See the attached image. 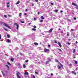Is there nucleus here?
Wrapping results in <instances>:
<instances>
[{
    "label": "nucleus",
    "instance_id": "obj_1",
    "mask_svg": "<svg viewBox=\"0 0 78 78\" xmlns=\"http://www.w3.org/2000/svg\"><path fill=\"white\" fill-rule=\"evenodd\" d=\"M14 25L16 26V30H18L19 26V24L16 23H14Z\"/></svg>",
    "mask_w": 78,
    "mask_h": 78
},
{
    "label": "nucleus",
    "instance_id": "obj_2",
    "mask_svg": "<svg viewBox=\"0 0 78 78\" xmlns=\"http://www.w3.org/2000/svg\"><path fill=\"white\" fill-rule=\"evenodd\" d=\"M4 25L5 27H7V28H9V29H11V28L10 27V26H9L6 23H4Z\"/></svg>",
    "mask_w": 78,
    "mask_h": 78
},
{
    "label": "nucleus",
    "instance_id": "obj_3",
    "mask_svg": "<svg viewBox=\"0 0 78 78\" xmlns=\"http://www.w3.org/2000/svg\"><path fill=\"white\" fill-rule=\"evenodd\" d=\"M20 73L19 72H17L16 73V75L17 76L18 78H21V77H20L19 75H20Z\"/></svg>",
    "mask_w": 78,
    "mask_h": 78
},
{
    "label": "nucleus",
    "instance_id": "obj_4",
    "mask_svg": "<svg viewBox=\"0 0 78 78\" xmlns=\"http://www.w3.org/2000/svg\"><path fill=\"white\" fill-rule=\"evenodd\" d=\"M47 51H49V49L45 48L44 49V52L46 53V52H47Z\"/></svg>",
    "mask_w": 78,
    "mask_h": 78
},
{
    "label": "nucleus",
    "instance_id": "obj_5",
    "mask_svg": "<svg viewBox=\"0 0 78 78\" xmlns=\"http://www.w3.org/2000/svg\"><path fill=\"white\" fill-rule=\"evenodd\" d=\"M53 31V29L52 28H51L50 30L48 31V33H51L52 32V31Z\"/></svg>",
    "mask_w": 78,
    "mask_h": 78
},
{
    "label": "nucleus",
    "instance_id": "obj_6",
    "mask_svg": "<svg viewBox=\"0 0 78 78\" xmlns=\"http://www.w3.org/2000/svg\"><path fill=\"white\" fill-rule=\"evenodd\" d=\"M58 44L59 47H62V45H61V44L60 43V42H58Z\"/></svg>",
    "mask_w": 78,
    "mask_h": 78
},
{
    "label": "nucleus",
    "instance_id": "obj_7",
    "mask_svg": "<svg viewBox=\"0 0 78 78\" xmlns=\"http://www.w3.org/2000/svg\"><path fill=\"white\" fill-rule=\"evenodd\" d=\"M72 73H73L74 74V75H76V73L74 71H72Z\"/></svg>",
    "mask_w": 78,
    "mask_h": 78
},
{
    "label": "nucleus",
    "instance_id": "obj_8",
    "mask_svg": "<svg viewBox=\"0 0 78 78\" xmlns=\"http://www.w3.org/2000/svg\"><path fill=\"white\" fill-rule=\"evenodd\" d=\"M24 75H28V72H26L24 73Z\"/></svg>",
    "mask_w": 78,
    "mask_h": 78
},
{
    "label": "nucleus",
    "instance_id": "obj_9",
    "mask_svg": "<svg viewBox=\"0 0 78 78\" xmlns=\"http://www.w3.org/2000/svg\"><path fill=\"white\" fill-rule=\"evenodd\" d=\"M7 42L9 43V42H11V41L9 39H7Z\"/></svg>",
    "mask_w": 78,
    "mask_h": 78
},
{
    "label": "nucleus",
    "instance_id": "obj_10",
    "mask_svg": "<svg viewBox=\"0 0 78 78\" xmlns=\"http://www.w3.org/2000/svg\"><path fill=\"white\" fill-rule=\"evenodd\" d=\"M58 69H61V66L59 65L58 66Z\"/></svg>",
    "mask_w": 78,
    "mask_h": 78
},
{
    "label": "nucleus",
    "instance_id": "obj_11",
    "mask_svg": "<svg viewBox=\"0 0 78 78\" xmlns=\"http://www.w3.org/2000/svg\"><path fill=\"white\" fill-rule=\"evenodd\" d=\"M34 45H38V43H34Z\"/></svg>",
    "mask_w": 78,
    "mask_h": 78
},
{
    "label": "nucleus",
    "instance_id": "obj_12",
    "mask_svg": "<svg viewBox=\"0 0 78 78\" xmlns=\"http://www.w3.org/2000/svg\"><path fill=\"white\" fill-rule=\"evenodd\" d=\"M7 38H9V37H10V35H7Z\"/></svg>",
    "mask_w": 78,
    "mask_h": 78
},
{
    "label": "nucleus",
    "instance_id": "obj_13",
    "mask_svg": "<svg viewBox=\"0 0 78 78\" xmlns=\"http://www.w3.org/2000/svg\"><path fill=\"white\" fill-rule=\"evenodd\" d=\"M19 3H20V1H18L16 3V5H18V4H19Z\"/></svg>",
    "mask_w": 78,
    "mask_h": 78
},
{
    "label": "nucleus",
    "instance_id": "obj_14",
    "mask_svg": "<svg viewBox=\"0 0 78 78\" xmlns=\"http://www.w3.org/2000/svg\"><path fill=\"white\" fill-rule=\"evenodd\" d=\"M72 5H74V6H76V4H75V3H72Z\"/></svg>",
    "mask_w": 78,
    "mask_h": 78
},
{
    "label": "nucleus",
    "instance_id": "obj_15",
    "mask_svg": "<svg viewBox=\"0 0 78 78\" xmlns=\"http://www.w3.org/2000/svg\"><path fill=\"white\" fill-rule=\"evenodd\" d=\"M5 66L6 67H7L8 70H9V67L7 65H6Z\"/></svg>",
    "mask_w": 78,
    "mask_h": 78
},
{
    "label": "nucleus",
    "instance_id": "obj_16",
    "mask_svg": "<svg viewBox=\"0 0 78 78\" xmlns=\"http://www.w3.org/2000/svg\"><path fill=\"white\" fill-rule=\"evenodd\" d=\"M46 64H48V63H49V61H46Z\"/></svg>",
    "mask_w": 78,
    "mask_h": 78
},
{
    "label": "nucleus",
    "instance_id": "obj_17",
    "mask_svg": "<svg viewBox=\"0 0 78 78\" xmlns=\"http://www.w3.org/2000/svg\"><path fill=\"white\" fill-rule=\"evenodd\" d=\"M41 18L42 19H44V16H41Z\"/></svg>",
    "mask_w": 78,
    "mask_h": 78
},
{
    "label": "nucleus",
    "instance_id": "obj_18",
    "mask_svg": "<svg viewBox=\"0 0 78 78\" xmlns=\"http://www.w3.org/2000/svg\"><path fill=\"white\" fill-rule=\"evenodd\" d=\"M14 61V58H12L11 59V61H12H12Z\"/></svg>",
    "mask_w": 78,
    "mask_h": 78
},
{
    "label": "nucleus",
    "instance_id": "obj_19",
    "mask_svg": "<svg viewBox=\"0 0 78 78\" xmlns=\"http://www.w3.org/2000/svg\"><path fill=\"white\" fill-rule=\"evenodd\" d=\"M74 61L75 64H77V61Z\"/></svg>",
    "mask_w": 78,
    "mask_h": 78
},
{
    "label": "nucleus",
    "instance_id": "obj_20",
    "mask_svg": "<svg viewBox=\"0 0 78 78\" xmlns=\"http://www.w3.org/2000/svg\"><path fill=\"white\" fill-rule=\"evenodd\" d=\"M3 29H4V30H5V31H8V30H7V29H5V27H3Z\"/></svg>",
    "mask_w": 78,
    "mask_h": 78
},
{
    "label": "nucleus",
    "instance_id": "obj_21",
    "mask_svg": "<svg viewBox=\"0 0 78 78\" xmlns=\"http://www.w3.org/2000/svg\"><path fill=\"white\" fill-rule=\"evenodd\" d=\"M32 30H33L34 31H36V29L35 28V29H32Z\"/></svg>",
    "mask_w": 78,
    "mask_h": 78
},
{
    "label": "nucleus",
    "instance_id": "obj_22",
    "mask_svg": "<svg viewBox=\"0 0 78 78\" xmlns=\"http://www.w3.org/2000/svg\"><path fill=\"white\" fill-rule=\"evenodd\" d=\"M76 50L75 49H74V50H73V53H75V51H76Z\"/></svg>",
    "mask_w": 78,
    "mask_h": 78
},
{
    "label": "nucleus",
    "instance_id": "obj_23",
    "mask_svg": "<svg viewBox=\"0 0 78 78\" xmlns=\"http://www.w3.org/2000/svg\"><path fill=\"white\" fill-rule=\"evenodd\" d=\"M48 59L49 61H51V59H50V58H48Z\"/></svg>",
    "mask_w": 78,
    "mask_h": 78
},
{
    "label": "nucleus",
    "instance_id": "obj_24",
    "mask_svg": "<svg viewBox=\"0 0 78 78\" xmlns=\"http://www.w3.org/2000/svg\"><path fill=\"white\" fill-rule=\"evenodd\" d=\"M19 16H22V13H20L19 14Z\"/></svg>",
    "mask_w": 78,
    "mask_h": 78
},
{
    "label": "nucleus",
    "instance_id": "obj_25",
    "mask_svg": "<svg viewBox=\"0 0 78 78\" xmlns=\"http://www.w3.org/2000/svg\"><path fill=\"white\" fill-rule=\"evenodd\" d=\"M23 68H24V69H25V67H26L25 65H23Z\"/></svg>",
    "mask_w": 78,
    "mask_h": 78
},
{
    "label": "nucleus",
    "instance_id": "obj_26",
    "mask_svg": "<svg viewBox=\"0 0 78 78\" xmlns=\"http://www.w3.org/2000/svg\"><path fill=\"white\" fill-rule=\"evenodd\" d=\"M4 17H5V18H7V16L6 15H4Z\"/></svg>",
    "mask_w": 78,
    "mask_h": 78
},
{
    "label": "nucleus",
    "instance_id": "obj_27",
    "mask_svg": "<svg viewBox=\"0 0 78 78\" xmlns=\"http://www.w3.org/2000/svg\"><path fill=\"white\" fill-rule=\"evenodd\" d=\"M7 63L9 65H11V63H9V62H8Z\"/></svg>",
    "mask_w": 78,
    "mask_h": 78
},
{
    "label": "nucleus",
    "instance_id": "obj_28",
    "mask_svg": "<svg viewBox=\"0 0 78 78\" xmlns=\"http://www.w3.org/2000/svg\"><path fill=\"white\" fill-rule=\"evenodd\" d=\"M43 22V20H40V22Z\"/></svg>",
    "mask_w": 78,
    "mask_h": 78
},
{
    "label": "nucleus",
    "instance_id": "obj_29",
    "mask_svg": "<svg viewBox=\"0 0 78 78\" xmlns=\"http://www.w3.org/2000/svg\"><path fill=\"white\" fill-rule=\"evenodd\" d=\"M7 8H9V5H7Z\"/></svg>",
    "mask_w": 78,
    "mask_h": 78
},
{
    "label": "nucleus",
    "instance_id": "obj_30",
    "mask_svg": "<svg viewBox=\"0 0 78 78\" xmlns=\"http://www.w3.org/2000/svg\"><path fill=\"white\" fill-rule=\"evenodd\" d=\"M70 44H71V43H68L67 44L68 45H70Z\"/></svg>",
    "mask_w": 78,
    "mask_h": 78
},
{
    "label": "nucleus",
    "instance_id": "obj_31",
    "mask_svg": "<svg viewBox=\"0 0 78 78\" xmlns=\"http://www.w3.org/2000/svg\"><path fill=\"white\" fill-rule=\"evenodd\" d=\"M25 62H28V60H26Z\"/></svg>",
    "mask_w": 78,
    "mask_h": 78
},
{
    "label": "nucleus",
    "instance_id": "obj_32",
    "mask_svg": "<svg viewBox=\"0 0 78 78\" xmlns=\"http://www.w3.org/2000/svg\"><path fill=\"white\" fill-rule=\"evenodd\" d=\"M34 28H36L37 27L35 26H34Z\"/></svg>",
    "mask_w": 78,
    "mask_h": 78
},
{
    "label": "nucleus",
    "instance_id": "obj_33",
    "mask_svg": "<svg viewBox=\"0 0 78 78\" xmlns=\"http://www.w3.org/2000/svg\"><path fill=\"white\" fill-rule=\"evenodd\" d=\"M60 65L61 66V67H63V66H62V64H60Z\"/></svg>",
    "mask_w": 78,
    "mask_h": 78
},
{
    "label": "nucleus",
    "instance_id": "obj_34",
    "mask_svg": "<svg viewBox=\"0 0 78 78\" xmlns=\"http://www.w3.org/2000/svg\"><path fill=\"white\" fill-rule=\"evenodd\" d=\"M21 23H25L24 22H22V21H21Z\"/></svg>",
    "mask_w": 78,
    "mask_h": 78
},
{
    "label": "nucleus",
    "instance_id": "obj_35",
    "mask_svg": "<svg viewBox=\"0 0 78 78\" xmlns=\"http://www.w3.org/2000/svg\"><path fill=\"white\" fill-rule=\"evenodd\" d=\"M55 61L56 62H58V60L57 59H55Z\"/></svg>",
    "mask_w": 78,
    "mask_h": 78
},
{
    "label": "nucleus",
    "instance_id": "obj_36",
    "mask_svg": "<svg viewBox=\"0 0 78 78\" xmlns=\"http://www.w3.org/2000/svg\"><path fill=\"white\" fill-rule=\"evenodd\" d=\"M73 19L74 20H76V18L75 17H74L73 18Z\"/></svg>",
    "mask_w": 78,
    "mask_h": 78
},
{
    "label": "nucleus",
    "instance_id": "obj_37",
    "mask_svg": "<svg viewBox=\"0 0 78 78\" xmlns=\"http://www.w3.org/2000/svg\"><path fill=\"white\" fill-rule=\"evenodd\" d=\"M35 73H36V74H37V75L38 74V73H37L36 72H35Z\"/></svg>",
    "mask_w": 78,
    "mask_h": 78
},
{
    "label": "nucleus",
    "instance_id": "obj_38",
    "mask_svg": "<svg viewBox=\"0 0 78 78\" xmlns=\"http://www.w3.org/2000/svg\"><path fill=\"white\" fill-rule=\"evenodd\" d=\"M8 16H9V17H11L12 16L11 15H8Z\"/></svg>",
    "mask_w": 78,
    "mask_h": 78
},
{
    "label": "nucleus",
    "instance_id": "obj_39",
    "mask_svg": "<svg viewBox=\"0 0 78 78\" xmlns=\"http://www.w3.org/2000/svg\"><path fill=\"white\" fill-rule=\"evenodd\" d=\"M34 20H36L37 19L36 18H34Z\"/></svg>",
    "mask_w": 78,
    "mask_h": 78
},
{
    "label": "nucleus",
    "instance_id": "obj_40",
    "mask_svg": "<svg viewBox=\"0 0 78 78\" xmlns=\"http://www.w3.org/2000/svg\"><path fill=\"white\" fill-rule=\"evenodd\" d=\"M35 2H38V0H35Z\"/></svg>",
    "mask_w": 78,
    "mask_h": 78
},
{
    "label": "nucleus",
    "instance_id": "obj_41",
    "mask_svg": "<svg viewBox=\"0 0 78 78\" xmlns=\"http://www.w3.org/2000/svg\"><path fill=\"white\" fill-rule=\"evenodd\" d=\"M51 76H53V73H51Z\"/></svg>",
    "mask_w": 78,
    "mask_h": 78
},
{
    "label": "nucleus",
    "instance_id": "obj_42",
    "mask_svg": "<svg viewBox=\"0 0 78 78\" xmlns=\"http://www.w3.org/2000/svg\"><path fill=\"white\" fill-rule=\"evenodd\" d=\"M58 50L60 51H62V50H61V49H58Z\"/></svg>",
    "mask_w": 78,
    "mask_h": 78
},
{
    "label": "nucleus",
    "instance_id": "obj_43",
    "mask_svg": "<svg viewBox=\"0 0 78 78\" xmlns=\"http://www.w3.org/2000/svg\"><path fill=\"white\" fill-rule=\"evenodd\" d=\"M68 19V21H69V22H70V20L69 19Z\"/></svg>",
    "mask_w": 78,
    "mask_h": 78
},
{
    "label": "nucleus",
    "instance_id": "obj_44",
    "mask_svg": "<svg viewBox=\"0 0 78 78\" xmlns=\"http://www.w3.org/2000/svg\"><path fill=\"white\" fill-rule=\"evenodd\" d=\"M58 10H55V12H58Z\"/></svg>",
    "mask_w": 78,
    "mask_h": 78
},
{
    "label": "nucleus",
    "instance_id": "obj_45",
    "mask_svg": "<svg viewBox=\"0 0 78 78\" xmlns=\"http://www.w3.org/2000/svg\"><path fill=\"white\" fill-rule=\"evenodd\" d=\"M55 43H58V42H57V41H55Z\"/></svg>",
    "mask_w": 78,
    "mask_h": 78
},
{
    "label": "nucleus",
    "instance_id": "obj_46",
    "mask_svg": "<svg viewBox=\"0 0 78 78\" xmlns=\"http://www.w3.org/2000/svg\"><path fill=\"white\" fill-rule=\"evenodd\" d=\"M51 5H54L53 3H51Z\"/></svg>",
    "mask_w": 78,
    "mask_h": 78
},
{
    "label": "nucleus",
    "instance_id": "obj_47",
    "mask_svg": "<svg viewBox=\"0 0 78 78\" xmlns=\"http://www.w3.org/2000/svg\"><path fill=\"white\" fill-rule=\"evenodd\" d=\"M48 47H50V45H48Z\"/></svg>",
    "mask_w": 78,
    "mask_h": 78
},
{
    "label": "nucleus",
    "instance_id": "obj_48",
    "mask_svg": "<svg viewBox=\"0 0 78 78\" xmlns=\"http://www.w3.org/2000/svg\"><path fill=\"white\" fill-rule=\"evenodd\" d=\"M76 44H78V41H76Z\"/></svg>",
    "mask_w": 78,
    "mask_h": 78
},
{
    "label": "nucleus",
    "instance_id": "obj_49",
    "mask_svg": "<svg viewBox=\"0 0 78 78\" xmlns=\"http://www.w3.org/2000/svg\"><path fill=\"white\" fill-rule=\"evenodd\" d=\"M9 2H8L7 3V5H9Z\"/></svg>",
    "mask_w": 78,
    "mask_h": 78
},
{
    "label": "nucleus",
    "instance_id": "obj_50",
    "mask_svg": "<svg viewBox=\"0 0 78 78\" xmlns=\"http://www.w3.org/2000/svg\"><path fill=\"white\" fill-rule=\"evenodd\" d=\"M40 14V12H38V14Z\"/></svg>",
    "mask_w": 78,
    "mask_h": 78
},
{
    "label": "nucleus",
    "instance_id": "obj_51",
    "mask_svg": "<svg viewBox=\"0 0 78 78\" xmlns=\"http://www.w3.org/2000/svg\"><path fill=\"white\" fill-rule=\"evenodd\" d=\"M60 12H63L62 11V10H61V11H60Z\"/></svg>",
    "mask_w": 78,
    "mask_h": 78
},
{
    "label": "nucleus",
    "instance_id": "obj_52",
    "mask_svg": "<svg viewBox=\"0 0 78 78\" xmlns=\"http://www.w3.org/2000/svg\"><path fill=\"white\" fill-rule=\"evenodd\" d=\"M24 15H27V13H24Z\"/></svg>",
    "mask_w": 78,
    "mask_h": 78
},
{
    "label": "nucleus",
    "instance_id": "obj_53",
    "mask_svg": "<svg viewBox=\"0 0 78 78\" xmlns=\"http://www.w3.org/2000/svg\"><path fill=\"white\" fill-rule=\"evenodd\" d=\"M70 40H71V39H68V41H70Z\"/></svg>",
    "mask_w": 78,
    "mask_h": 78
},
{
    "label": "nucleus",
    "instance_id": "obj_54",
    "mask_svg": "<svg viewBox=\"0 0 78 78\" xmlns=\"http://www.w3.org/2000/svg\"><path fill=\"white\" fill-rule=\"evenodd\" d=\"M78 70V68H76V70Z\"/></svg>",
    "mask_w": 78,
    "mask_h": 78
},
{
    "label": "nucleus",
    "instance_id": "obj_55",
    "mask_svg": "<svg viewBox=\"0 0 78 78\" xmlns=\"http://www.w3.org/2000/svg\"><path fill=\"white\" fill-rule=\"evenodd\" d=\"M2 74H3V76H5V74H4V73H3Z\"/></svg>",
    "mask_w": 78,
    "mask_h": 78
},
{
    "label": "nucleus",
    "instance_id": "obj_56",
    "mask_svg": "<svg viewBox=\"0 0 78 78\" xmlns=\"http://www.w3.org/2000/svg\"><path fill=\"white\" fill-rule=\"evenodd\" d=\"M1 35H0V39H1Z\"/></svg>",
    "mask_w": 78,
    "mask_h": 78
},
{
    "label": "nucleus",
    "instance_id": "obj_57",
    "mask_svg": "<svg viewBox=\"0 0 78 78\" xmlns=\"http://www.w3.org/2000/svg\"><path fill=\"white\" fill-rule=\"evenodd\" d=\"M1 72L2 73H3V72L2 71H1Z\"/></svg>",
    "mask_w": 78,
    "mask_h": 78
},
{
    "label": "nucleus",
    "instance_id": "obj_58",
    "mask_svg": "<svg viewBox=\"0 0 78 78\" xmlns=\"http://www.w3.org/2000/svg\"><path fill=\"white\" fill-rule=\"evenodd\" d=\"M58 30H61V29L60 28H59Z\"/></svg>",
    "mask_w": 78,
    "mask_h": 78
},
{
    "label": "nucleus",
    "instance_id": "obj_59",
    "mask_svg": "<svg viewBox=\"0 0 78 78\" xmlns=\"http://www.w3.org/2000/svg\"><path fill=\"white\" fill-rule=\"evenodd\" d=\"M71 31H73V29H71Z\"/></svg>",
    "mask_w": 78,
    "mask_h": 78
},
{
    "label": "nucleus",
    "instance_id": "obj_60",
    "mask_svg": "<svg viewBox=\"0 0 78 78\" xmlns=\"http://www.w3.org/2000/svg\"><path fill=\"white\" fill-rule=\"evenodd\" d=\"M26 11H28V10L27 9H26Z\"/></svg>",
    "mask_w": 78,
    "mask_h": 78
},
{
    "label": "nucleus",
    "instance_id": "obj_61",
    "mask_svg": "<svg viewBox=\"0 0 78 78\" xmlns=\"http://www.w3.org/2000/svg\"><path fill=\"white\" fill-rule=\"evenodd\" d=\"M67 36H69V34H67Z\"/></svg>",
    "mask_w": 78,
    "mask_h": 78
},
{
    "label": "nucleus",
    "instance_id": "obj_62",
    "mask_svg": "<svg viewBox=\"0 0 78 78\" xmlns=\"http://www.w3.org/2000/svg\"><path fill=\"white\" fill-rule=\"evenodd\" d=\"M76 8H78V7H76Z\"/></svg>",
    "mask_w": 78,
    "mask_h": 78
},
{
    "label": "nucleus",
    "instance_id": "obj_63",
    "mask_svg": "<svg viewBox=\"0 0 78 78\" xmlns=\"http://www.w3.org/2000/svg\"><path fill=\"white\" fill-rule=\"evenodd\" d=\"M71 65H72L71 64H70V66H71Z\"/></svg>",
    "mask_w": 78,
    "mask_h": 78
},
{
    "label": "nucleus",
    "instance_id": "obj_64",
    "mask_svg": "<svg viewBox=\"0 0 78 78\" xmlns=\"http://www.w3.org/2000/svg\"><path fill=\"white\" fill-rule=\"evenodd\" d=\"M30 24H31V23H29V25H30Z\"/></svg>",
    "mask_w": 78,
    "mask_h": 78
}]
</instances>
